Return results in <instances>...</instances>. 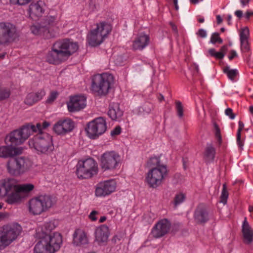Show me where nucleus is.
I'll return each instance as SVG.
<instances>
[{
  "instance_id": "5701e85b",
  "label": "nucleus",
  "mask_w": 253,
  "mask_h": 253,
  "mask_svg": "<svg viewBox=\"0 0 253 253\" xmlns=\"http://www.w3.org/2000/svg\"><path fill=\"white\" fill-rule=\"evenodd\" d=\"M149 42V36L145 34H141L133 41L132 48L135 50H142L148 45Z\"/></svg>"
},
{
  "instance_id": "6ab92c4d",
  "label": "nucleus",
  "mask_w": 253,
  "mask_h": 253,
  "mask_svg": "<svg viewBox=\"0 0 253 253\" xmlns=\"http://www.w3.org/2000/svg\"><path fill=\"white\" fill-rule=\"evenodd\" d=\"M86 106V98L83 95H75L70 98L67 103V107L69 112L79 111Z\"/></svg>"
},
{
  "instance_id": "e2e57ef3",
  "label": "nucleus",
  "mask_w": 253,
  "mask_h": 253,
  "mask_svg": "<svg viewBox=\"0 0 253 253\" xmlns=\"http://www.w3.org/2000/svg\"><path fill=\"white\" fill-rule=\"evenodd\" d=\"M158 99L160 101H163V100H164V96L162 94H160L159 96H158Z\"/></svg>"
},
{
  "instance_id": "a211bd4d",
  "label": "nucleus",
  "mask_w": 253,
  "mask_h": 253,
  "mask_svg": "<svg viewBox=\"0 0 253 253\" xmlns=\"http://www.w3.org/2000/svg\"><path fill=\"white\" fill-rule=\"evenodd\" d=\"M170 226V223L168 219H161L153 227L151 233L156 238L162 237L168 232Z\"/></svg>"
},
{
  "instance_id": "0e129e2a",
  "label": "nucleus",
  "mask_w": 253,
  "mask_h": 253,
  "mask_svg": "<svg viewBox=\"0 0 253 253\" xmlns=\"http://www.w3.org/2000/svg\"><path fill=\"white\" fill-rule=\"evenodd\" d=\"M231 19H232V16L230 14L228 15L227 19L229 22V24H230V22L231 20Z\"/></svg>"
},
{
  "instance_id": "6e6552de",
  "label": "nucleus",
  "mask_w": 253,
  "mask_h": 253,
  "mask_svg": "<svg viewBox=\"0 0 253 253\" xmlns=\"http://www.w3.org/2000/svg\"><path fill=\"white\" fill-rule=\"evenodd\" d=\"M114 78L112 74L103 73L95 75L92 79L91 89L99 95H105L112 87Z\"/></svg>"
},
{
  "instance_id": "7ed1b4c3",
  "label": "nucleus",
  "mask_w": 253,
  "mask_h": 253,
  "mask_svg": "<svg viewBox=\"0 0 253 253\" xmlns=\"http://www.w3.org/2000/svg\"><path fill=\"white\" fill-rule=\"evenodd\" d=\"M36 130L34 126H24L21 129L15 130L7 135L4 142L6 146L0 147V157L7 158L22 153V148H16L14 146L23 143L31 135L32 129Z\"/></svg>"
},
{
  "instance_id": "13d9d810",
  "label": "nucleus",
  "mask_w": 253,
  "mask_h": 253,
  "mask_svg": "<svg viewBox=\"0 0 253 253\" xmlns=\"http://www.w3.org/2000/svg\"><path fill=\"white\" fill-rule=\"evenodd\" d=\"M173 3L174 4L175 9L176 10H178L179 9V7L178 5V0H173Z\"/></svg>"
},
{
  "instance_id": "9d476101",
  "label": "nucleus",
  "mask_w": 253,
  "mask_h": 253,
  "mask_svg": "<svg viewBox=\"0 0 253 253\" xmlns=\"http://www.w3.org/2000/svg\"><path fill=\"white\" fill-rule=\"evenodd\" d=\"M53 205L52 198L48 195H40L31 199L27 203L28 210L31 214L39 215Z\"/></svg>"
},
{
  "instance_id": "39448f33",
  "label": "nucleus",
  "mask_w": 253,
  "mask_h": 253,
  "mask_svg": "<svg viewBox=\"0 0 253 253\" xmlns=\"http://www.w3.org/2000/svg\"><path fill=\"white\" fill-rule=\"evenodd\" d=\"M50 126V123L44 122L42 124L37 123L36 126L27 125V126H34L36 127V130L33 129L31 130V133L33 132H38L33 139H30L29 144L30 147L34 148L38 153L47 154L53 149L52 136L47 133L42 132V130Z\"/></svg>"
},
{
  "instance_id": "052dcab7",
  "label": "nucleus",
  "mask_w": 253,
  "mask_h": 253,
  "mask_svg": "<svg viewBox=\"0 0 253 253\" xmlns=\"http://www.w3.org/2000/svg\"><path fill=\"white\" fill-rule=\"evenodd\" d=\"M106 220V217L105 216H101L99 220V223H103Z\"/></svg>"
},
{
  "instance_id": "c85d7f7f",
  "label": "nucleus",
  "mask_w": 253,
  "mask_h": 253,
  "mask_svg": "<svg viewBox=\"0 0 253 253\" xmlns=\"http://www.w3.org/2000/svg\"><path fill=\"white\" fill-rule=\"evenodd\" d=\"M215 149L211 144H208L206 148L204 156L205 159L208 161H212L214 158Z\"/></svg>"
},
{
  "instance_id": "de8ad7c7",
  "label": "nucleus",
  "mask_w": 253,
  "mask_h": 253,
  "mask_svg": "<svg viewBox=\"0 0 253 253\" xmlns=\"http://www.w3.org/2000/svg\"><path fill=\"white\" fill-rule=\"evenodd\" d=\"M121 132V128L119 126H116L110 132L111 136H114L120 134Z\"/></svg>"
},
{
  "instance_id": "1a4fd4ad",
  "label": "nucleus",
  "mask_w": 253,
  "mask_h": 253,
  "mask_svg": "<svg viewBox=\"0 0 253 253\" xmlns=\"http://www.w3.org/2000/svg\"><path fill=\"white\" fill-rule=\"evenodd\" d=\"M98 171V165L92 158L79 160L76 166V174L81 179L90 178Z\"/></svg>"
},
{
  "instance_id": "f8f14e48",
  "label": "nucleus",
  "mask_w": 253,
  "mask_h": 253,
  "mask_svg": "<svg viewBox=\"0 0 253 253\" xmlns=\"http://www.w3.org/2000/svg\"><path fill=\"white\" fill-rule=\"evenodd\" d=\"M107 130V123L103 117H98L89 122L85 128L87 136L91 139H97Z\"/></svg>"
},
{
  "instance_id": "ea45409f",
  "label": "nucleus",
  "mask_w": 253,
  "mask_h": 253,
  "mask_svg": "<svg viewBox=\"0 0 253 253\" xmlns=\"http://www.w3.org/2000/svg\"><path fill=\"white\" fill-rule=\"evenodd\" d=\"M33 93L38 101L42 100L46 94L45 91L43 88L40 89L36 92H33Z\"/></svg>"
},
{
  "instance_id": "69168bd1",
  "label": "nucleus",
  "mask_w": 253,
  "mask_h": 253,
  "mask_svg": "<svg viewBox=\"0 0 253 253\" xmlns=\"http://www.w3.org/2000/svg\"><path fill=\"white\" fill-rule=\"evenodd\" d=\"M249 211L251 212H253V206H250L249 207Z\"/></svg>"
},
{
  "instance_id": "a19ab883",
  "label": "nucleus",
  "mask_w": 253,
  "mask_h": 253,
  "mask_svg": "<svg viewBox=\"0 0 253 253\" xmlns=\"http://www.w3.org/2000/svg\"><path fill=\"white\" fill-rule=\"evenodd\" d=\"M214 133L215 137L218 141L219 144H220L222 143V136L220 134V131L218 126L216 125H214Z\"/></svg>"
},
{
  "instance_id": "f257e3e1",
  "label": "nucleus",
  "mask_w": 253,
  "mask_h": 253,
  "mask_svg": "<svg viewBox=\"0 0 253 253\" xmlns=\"http://www.w3.org/2000/svg\"><path fill=\"white\" fill-rule=\"evenodd\" d=\"M57 225L56 220L45 222L36 229V237L41 239L36 244L33 253H56L63 244L61 234L55 232L50 233Z\"/></svg>"
},
{
  "instance_id": "c9c22d12",
  "label": "nucleus",
  "mask_w": 253,
  "mask_h": 253,
  "mask_svg": "<svg viewBox=\"0 0 253 253\" xmlns=\"http://www.w3.org/2000/svg\"><path fill=\"white\" fill-rule=\"evenodd\" d=\"M228 197V193L226 189V185L223 184L222 192L220 196V202L225 205L227 203V200Z\"/></svg>"
},
{
  "instance_id": "37998d69",
  "label": "nucleus",
  "mask_w": 253,
  "mask_h": 253,
  "mask_svg": "<svg viewBox=\"0 0 253 253\" xmlns=\"http://www.w3.org/2000/svg\"><path fill=\"white\" fill-rule=\"evenodd\" d=\"M176 106L178 116L180 118L182 117L183 116V109L181 102L179 101L176 102Z\"/></svg>"
},
{
  "instance_id": "b1692460",
  "label": "nucleus",
  "mask_w": 253,
  "mask_h": 253,
  "mask_svg": "<svg viewBox=\"0 0 253 253\" xmlns=\"http://www.w3.org/2000/svg\"><path fill=\"white\" fill-rule=\"evenodd\" d=\"M31 30L35 35H42L44 38L48 39L56 36V32L51 31L49 28L41 27L39 25H33L31 27Z\"/></svg>"
},
{
  "instance_id": "603ef678",
  "label": "nucleus",
  "mask_w": 253,
  "mask_h": 253,
  "mask_svg": "<svg viewBox=\"0 0 253 253\" xmlns=\"http://www.w3.org/2000/svg\"><path fill=\"white\" fill-rule=\"evenodd\" d=\"M237 56V53L236 51L234 50H231L230 52V55H229V59L231 60L235 57Z\"/></svg>"
},
{
  "instance_id": "4d7b16f0",
  "label": "nucleus",
  "mask_w": 253,
  "mask_h": 253,
  "mask_svg": "<svg viewBox=\"0 0 253 253\" xmlns=\"http://www.w3.org/2000/svg\"><path fill=\"white\" fill-rule=\"evenodd\" d=\"M253 14V12H247L245 14V17L247 19H249L252 15Z\"/></svg>"
},
{
  "instance_id": "f3484780",
  "label": "nucleus",
  "mask_w": 253,
  "mask_h": 253,
  "mask_svg": "<svg viewBox=\"0 0 253 253\" xmlns=\"http://www.w3.org/2000/svg\"><path fill=\"white\" fill-rule=\"evenodd\" d=\"M75 126L74 122L70 118L58 121L53 126V131L59 135H65L71 132Z\"/></svg>"
},
{
  "instance_id": "4468645a",
  "label": "nucleus",
  "mask_w": 253,
  "mask_h": 253,
  "mask_svg": "<svg viewBox=\"0 0 253 253\" xmlns=\"http://www.w3.org/2000/svg\"><path fill=\"white\" fill-rule=\"evenodd\" d=\"M19 33L16 26L9 22H0V44H6L16 41Z\"/></svg>"
},
{
  "instance_id": "ddd939ff",
  "label": "nucleus",
  "mask_w": 253,
  "mask_h": 253,
  "mask_svg": "<svg viewBox=\"0 0 253 253\" xmlns=\"http://www.w3.org/2000/svg\"><path fill=\"white\" fill-rule=\"evenodd\" d=\"M99 162L100 168L103 171H113L119 167L121 156L114 151H106L101 155Z\"/></svg>"
},
{
  "instance_id": "bb28decb",
  "label": "nucleus",
  "mask_w": 253,
  "mask_h": 253,
  "mask_svg": "<svg viewBox=\"0 0 253 253\" xmlns=\"http://www.w3.org/2000/svg\"><path fill=\"white\" fill-rule=\"evenodd\" d=\"M153 109V105L150 102H147L133 109L132 113L136 116L145 117L151 113Z\"/></svg>"
},
{
  "instance_id": "774afa93",
  "label": "nucleus",
  "mask_w": 253,
  "mask_h": 253,
  "mask_svg": "<svg viewBox=\"0 0 253 253\" xmlns=\"http://www.w3.org/2000/svg\"><path fill=\"white\" fill-rule=\"evenodd\" d=\"M204 18H201L198 19V21L200 23H203L204 22Z\"/></svg>"
},
{
  "instance_id": "c756f323",
  "label": "nucleus",
  "mask_w": 253,
  "mask_h": 253,
  "mask_svg": "<svg viewBox=\"0 0 253 253\" xmlns=\"http://www.w3.org/2000/svg\"><path fill=\"white\" fill-rule=\"evenodd\" d=\"M244 126V124L240 121L239 122V128L237 134V143L239 148L241 150L243 149L244 142L243 140L241 139V132L243 129Z\"/></svg>"
},
{
  "instance_id": "bf43d9fd",
  "label": "nucleus",
  "mask_w": 253,
  "mask_h": 253,
  "mask_svg": "<svg viewBox=\"0 0 253 253\" xmlns=\"http://www.w3.org/2000/svg\"><path fill=\"white\" fill-rule=\"evenodd\" d=\"M216 20L218 24L221 23L222 21V19L221 17L219 15L216 16Z\"/></svg>"
},
{
  "instance_id": "2eb2a0df",
  "label": "nucleus",
  "mask_w": 253,
  "mask_h": 253,
  "mask_svg": "<svg viewBox=\"0 0 253 253\" xmlns=\"http://www.w3.org/2000/svg\"><path fill=\"white\" fill-rule=\"evenodd\" d=\"M28 163L22 157L10 159L6 165L7 171L11 175H20L29 169L30 166Z\"/></svg>"
},
{
  "instance_id": "f03ea898",
  "label": "nucleus",
  "mask_w": 253,
  "mask_h": 253,
  "mask_svg": "<svg viewBox=\"0 0 253 253\" xmlns=\"http://www.w3.org/2000/svg\"><path fill=\"white\" fill-rule=\"evenodd\" d=\"M34 188L33 184H18L16 179L7 177L0 181V197H5L10 205L20 203Z\"/></svg>"
},
{
  "instance_id": "09e8293b",
  "label": "nucleus",
  "mask_w": 253,
  "mask_h": 253,
  "mask_svg": "<svg viewBox=\"0 0 253 253\" xmlns=\"http://www.w3.org/2000/svg\"><path fill=\"white\" fill-rule=\"evenodd\" d=\"M225 113V114L227 116H228L231 120H233L235 117V116L233 113L232 110L230 108H227V109H226Z\"/></svg>"
},
{
  "instance_id": "f704fd0d",
  "label": "nucleus",
  "mask_w": 253,
  "mask_h": 253,
  "mask_svg": "<svg viewBox=\"0 0 253 253\" xmlns=\"http://www.w3.org/2000/svg\"><path fill=\"white\" fill-rule=\"evenodd\" d=\"M240 49L242 52L246 53L250 51V47L249 40L240 41Z\"/></svg>"
},
{
  "instance_id": "aec40b11",
  "label": "nucleus",
  "mask_w": 253,
  "mask_h": 253,
  "mask_svg": "<svg viewBox=\"0 0 253 253\" xmlns=\"http://www.w3.org/2000/svg\"><path fill=\"white\" fill-rule=\"evenodd\" d=\"M110 233L108 226L105 224L99 226L94 230V241L99 245L106 244Z\"/></svg>"
},
{
  "instance_id": "4c0bfd02",
  "label": "nucleus",
  "mask_w": 253,
  "mask_h": 253,
  "mask_svg": "<svg viewBox=\"0 0 253 253\" xmlns=\"http://www.w3.org/2000/svg\"><path fill=\"white\" fill-rule=\"evenodd\" d=\"M223 42L222 40L219 37V34L217 33H214L212 34L211 37L210 43L215 44L216 42L219 43H222Z\"/></svg>"
},
{
  "instance_id": "680f3d73",
  "label": "nucleus",
  "mask_w": 253,
  "mask_h": 253,
  "mask_svg": "<svg viewBox=\"0 0 253 253\" xmlns=\"http://www.w3.org/2000/svg\"><path fill=\"white\" fill-rule=\"evenodd\" d=\"M190 1L191 3L195 4L198 3L199 2H201V1L200 0H190Z\"/></svg>"
},
{
  "instance_id": "864d4df0",
  "label": "nucleus",
  "mask_w": 253,
  "mask_h": 253,
  "mask_svg": "<svg viewBox=\"0 0 253 253\" xmlns=\"http://www.w3.org/2000/svg\"><path fill=\"white\" fill-rule=\"evenodd\" d=\"M242 7H245L249 5L251 0H239Z\"/></svg>"
},
{
  "instance_id": "5fc2aeb1",
  "label": "nucleus",
  "mask_w": 253,
  "mask_h": 253,
  "mask_svg": "<svg viewBox=\"0 0 253 253\" xmlns=\"http://www.w3.org/2000/svg\"><path fill=\"white\" fill-rule=\"evenodd\" d=\"M235 14L238 18H241L243 16V12L241 10H238L235 12Z\"/></svg>"
},
{
  "instance_id": "338daca9",
  "label": "nucleus",
  "mask_w": 253,
  "mask_h": 253,
  "mask_svg": "<svg viewBox=\"0 0 253 253\" xmlns=\"http://www.w3.org/2000/svg\"><path fill=\"white\" fill-rule=\"evenodd\" d=\"M5 217V215H4V214L0 212V219L3 218Z\"/></svg>"
},
{
  "instance_id": "4be33fe9",
  "label": "nucleus",
  "mask_w": 253,
  "mask_h": 253,
  "mask_svg": "<svg viewBox=\"0 0 253 253\" xmlns=\"http://www.w3.org/2000/svg\"><path fill=\"white\" fill-rule=\"evenodd\" d=\"M89 240L86 233L83 229L75 230L73 234L72 244L75 247H81L87 245Z\"/></svg>"
},
{
  "instance_id": "9b49d317",
  "label": "nucleus",
  "mask_w": 253,
  "mask_h": 253,
  "mask_svg": "<svg viewBox=\"0 0 253 253\" xmlns=\"http://www.w3.org/2000/svg\"><path fill=\"white\" fill-rule=\"evenodd\" d=\"M21 230V226L17 223L4 226L0 231V250L4 249L15 241Z\"/></svg>"
},
{
  "instance_id": "cd10ccee",
  "label": "nucleus",
  "mask_w": 253,
  "mask_h": 253,
  "mask_svg": "<svg viewBox=\"0 0 253 253\" xmlns=\"http://www.w3.org/2000/svg\"><path fill=\"white\" fill-rule=\"evenodd\" d=\"M108 115L112 120L119 121L123 115V111L120 109L119 104L116 102L110 103Z\"/></svg>"
},
{
  "instance_id": "7c9ffc66",
  "label": "nucleus",
  "mask_w": 253,
  "mask_h": 253,
  "mask_svg": "<svg viewBox=\"0 0 253 253\" xmlns=\"http://www.w3.org/2000/svg\"><path fill=\"white\" fill-rule=\"evenodd\" d=\"M223 72L226 74L229 79L234 81L235 77L238 74V71L236 69H231L229 66H226L223 68Z\"/></svg>"
},
{
  "instance_id": "dca6fc26",
  "label": "nucleus",
  "mask_w": 253,
  "mask_h": 253,
  "mask_svg": "<svg viewBox=\"0 0 253 253\" xmlns=\"http://www.w3.org/2000/svg\"><path fill=\"white\" fill-rule=\"evenodd\" d=\"M117 183L115 179H111L99 182L95 186L94 194L97 197H105L116 191Z\"/></svg>"
},
{
  "instance_id": "72a5a7b5",
  "label": "nucleus",
  "mask_w": 253,
  "mask_h": 253,
  "mask_svg": "<svg viewBox=\"0 0 253 253\" xmlns=\"http://www.w3.org/2000/svg\"><path fill=\"white\" fill-rule=\"evenodd\" d=\"M37 102L38 101L33 92L28 94L24 100V103L29 106H31Z\"/></svg>"
},
{
  "instance_id": "20e7f679",
  "label": "nucleus",
  "mask_w": 253,
  "mask_h": 253,
  "mask_svg": "<svg viewBox=\"0 0 253 253\" xmlns=\"http://www.w3.org/2000/svg\"><path fill=\"white\" fill-rule=\"evenodd\" d=\"M79 49L77 42L68 39L55 42L46 56V60L50 64H59L75 53Z\"/></svg>"
},
{
  "instance_id": "a878e982",
  "label": "nucleus",
  "mask_w": 253,
  "mask_h": 253,
  "mask_svg": "<svg viewBox=\"0 0 253 253\" xmlns=\"http://www.w3.org/2000/svg\"><path fill=\"white\" fill-rule=\"evenodd\" d=\"M242 231L245 243L251 244L253 241V229L245 217L242 225Z\"/></svg>"
},
{
  "instance_id": "473e14b6",
  "label": "nucleus",
  "mask_w": 253,
  "mask_h": 253,
  "mask_svg": "<svg viewBox=\"0 0 253 253\" xmlns=\"http://www.w3.org/2000/svg\"><path fill=\"white\" fill-rule=\"evenodd\" d=\"M185 198L186 197L184 193L181 192L177 193L174 197L173 202L174 206L176 207L181 204L185 201Z\"/></svg>"
},
{
  "instance_id": "c03bdc74",
  "label": "nucleus",
  "mask_w": 253,
  "mask_h": 253,
  "mask_svg": "<svg viewBox=\"0 0 253 253\" xmlns=\"http://www.w3.org/2000/svg\"><path fill=\"white\" fill-rule=\"evenodd\" d=\"M10 1L14 4L19 5H25L29 3L33 0H9Z\"/></svg>"
},
{
  "instance_id": "49530a36",
  "label": "nucleus",
  "mask_w": 253,
  "mask_h": 253,
  "mask_svg": "<svg viewBox=\"0 0 253 253\" xmlns=\"http://www.w3.org/2000/svg\"><path fill=\"white\" fill-rule=\"evenodd\" d=\"M58 19L54 16H49L48 18V23L49 25L56 26L57 25Z\"/></svg>"
},
{
  "instance_id": "79ce46f5",
  "label": "nucleus",
  "mask_w": 253,
  "mask_h": 253,
  "mask_svg": "<svg viewBox=\"0 0 253 253\" xmlns=\"http://www.w3.org/2000/svg\"><path fill=\"white\" fill-rule=\"evenodd\" d=\"M99 213L95 210L92 211L88 215V218L91 221H96L98 218Z\"/></svg>"
},
{
  "instance_id": "0eeeda50",
  "label": "nucleus",
  "mask_w": 253,
  "mask_h": 253,
  "mask_svg": "<svg viewBox=\"0 0 253 253\" xmlns=\"http://www.w3.org/2000/svg\"><path fill=\"white\" fill-rule=\"evenodd\" d=\"M112 29V26L105 21L97 23L86 36L88 44L92 47L100 45L108 37Z\"/></svg>"
},
{
  "instance_id": "423d86ee",
  "label": "nucleus",
  "mask_w": 253,
  "mask_h": 253,
  "mask_svg": "<svg viewBox=\"0 0 253 253\" xmlns=\"http://www.w3.org/2000/svg\"><path fill=\"white\" fill-rule=\"evenodd\" d=\"M150 165L153 166L147 172L145 181L149 187L156 188L160 186L167 177L168 173L167 167L161 164L159 157H152L149 161Z\"/></svg>"
},
{
  "instance_id": "6e6d98bb",
  "label": "nucleus",
  "mask_w": 253,
  "mask_h": 253,
  "mask_svg": "<svg viewBox=\"0 0 253 253\" xmlns=\"http://www.w3.org/2000/svg\"><path fill=\"white\" fill-rule=\"evenodd\" d=\"M209 53L211 56L214 57L216 51L214 48H211L209 50Z\"/></svg>"
},
{
  "instance_id": "58836bf2",
  "label": "nucleus",
  "mask_w": 253,
  "mask_h": 253,
  "mask_svg": "<svg viewBox=\"0 0 253 253\" xmlns=\"http://www.w3.org/2000/svg\"><path fill=\"white\" fill-rule=\"evenodd\" d=\"M58 94V92L56 91H51L46 99V103L48 104L52 103L56 99Z\"/></svg>"
},
{
  "instance_id": "3c124183",
  "label": "nucleus",
  "mask_w": 253,
  "mask_h": 253,
  "mask_svg": "<svg viewBox=\"0 0 253 253\" xmlns=\"http://www.w3.org/2000/svg\"><path fill=\"white\" fill-rule=\"evenodd\" d=\"M223 47L221 48V50L219 52H216L214 57L219 59H222L224 56V54L223 52Z\"/></svg>"
},
{
  "instance_id": "412c9836",
  "label": "nucleus",
  "mask_w": 253,
  "mask_h": 253,
  "mask_svg": "<svg viewBox=\"0 0 253 253\" xmlns=\"http://www.w3.org/2000/svg\"><path fill=\"white\" fill-rule=\"evenodd\" d=\"M45 4L42 0L31 3L28 8L29 16L33 19L41 17L44 12Z\"/></svg>"
},
{
  "instance_id": "2f4dec72",
  "label": "nucleus",
  "mask_w": 253,
  "mask_h": 253,
  "mask_svg": "<svg viewBox=\"0 0 253 253\" xmlns=\"http://www.w3.org/2000/svg\"><path fill=\"white\" fill-rule=\"evenodd\" d=\"M239 40H249L250 30L248 27H244L241 28L239 32Z\"/></svg>"
},
{
  "instance_id": "393cba45",
  "label": "nucleus",
  "mask_w": 253,
  "mask_h": 253,
  "mask_svg": "<svg viewBox=\"0 0 253 253\" xmlns=\"http://www.w3.org/2000/svg\"><path fill=\"white\" fill-rule=\"evenodd\" d=\"M194 219L200 224H204L209 221L210 216L204 206L200 205L197 207L195 211Z\"/></svg>"
},
{
  "instance_id": "8fccbe9b",
  "label": "nucleus",
  "mask_w": 253,
  "mask_h": 253,
  "mask_svg": "<svg viewBox=\"0 0 253 253\" xmlns=\"http://www.w3.org/2000/svg\"><path fill=\"white\" fill-rule=\"evenodd\" d=\"M197 34L202 38H205L207 36V31L203 29L199 30L197 33Z\"/></svg>"
},
{
  "instance_id": "e433bc0d",
  "label": "nucleus",
  "mask_w": 253,
  "mask_h": 253,
  "mask_svg": "<svg viewBox=\"0 0 253 253\" xmlns=\"http://www.w3.org/2000/svg\"><path fill=\"white\" fill-rule=\"evenodd\" d=\"M125 238L126 234L124 232H120L113 237L112 241L115 243H118L124 241Z\"/></svg>"
},
{
  "instance_id": "a18cd8bd",
  "label": "nucleus",
  "mask_w": 253,
  "mask_h": 253,
  "mask_svg": "<svg viewBox=\"0 0 253 253\" xmlns=\"http://www.w3.org/2000/svg\"><path fill=\"white\" fill-rule=\"evenodd\" d=\"M9 91L6 89H0V100L5 99L9 96Z\"/></svg>"
}]
</instances>
